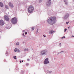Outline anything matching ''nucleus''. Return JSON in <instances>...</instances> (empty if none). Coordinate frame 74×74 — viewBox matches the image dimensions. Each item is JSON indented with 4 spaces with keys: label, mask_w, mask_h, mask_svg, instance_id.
Returning a JSON list of instances; mask_svg holds the SVG:
<instances>
[{
    "label": "nucleus",
    "mask_w": 74,
    "mask_h": 74,
    "mask_svg": "<svg viewBox=\"0 0 74 74\" xmlns=\"http://www.w3.org/2000/svg\"><path fill=\"white\" fill-rule=\"evenodd\" d=\"M56 18L55 17L51 16L47 20V22L49 25H53L56 23Z\"/></svg>",
    "instance_id": "f257e3e1"
},
{
    "label": "nucleus",
    "mask_w": 74,
    "mask_h": 74,
    "mask_svg": "<svg viewBox=\"0 0 74 74\" xmlns=\"http://www.w3.org/2000/svg\"><path fill=\"white\" fill-rule=\"evenodd\" d=\"M28 12L29 13L32 12L34 11V7L32 5H30L28 8Z\"/></svg>",
    "instance_id": "f03ea898"
},
{
    "label": "nucleus",
    "mask_w": 74,
    "mask_h": 74,
    "mask_svg": "<svg viewBox=\"0 0 74 74\" xmlns=\"http://www.w3.org/2000/svg\"><path fill=\"white\" fill-rule=\"evenodd\" d=\"M48 53V51L47 50L45 49L42 51L40 52V55L42 56L43 55H46V54Z\"/></svg>",
    "instance_id": "7ed1b4c3"
},
{
    "label": "nucleus",
    "mask_w": 74,
    "mask_h": 74,
    "mask_svg": "<svg viewBox=\"0 0 74 74\" xmlns=\"http://www.w3.org/2000/svg\"><path fill=\"white\" fill-rule=\"evenodd\" d=\"M11 21L13 24H15L17 23V19L16 17L13 18L11 19Z\"/></svg>",
    "instance_id": "20e7f679"
},
{
    "label": "nucleus",
    "mask_w": 74,
    "mask_h": 74,
    "mask_svg": "<svg viewBox=\"0 0 74 74\" xmlns=\"http://www.w3.org/2000/svg\"><path fill=\"white\" fill-rule=\"evenodd\" d=\"M70 15L69 13H66L65 14L64 16V17L63 18V19L64 20H65V19H67V18L69 17V16Z\"/></svg>",
    "instance_id": "39448f33"
},
{
    "label": "nucleus",
    "mask_w": 74,
    "mask_h": 74,
    "mask_svg": "<svg viewBox=\"0 0 74 74\" xmlns=\"http://www.w3.org/2000/svg\"><path fill=\"white\" fill-rule=\"evenodd\" d=\"M51 4H52L51 0H48L47 3V6H50L51 5Z\"/></svg>",
    "instance_id": "423d86ee"
},
{
    "label": "nucleus",
    "mask_w": 74,
    "mask_h": 74,
    "mask_svg": "<svg viewBox=\"0 0 74 74\" xmlns=\"http://www.w3.org/2000/svg\"><path fill=\"white\" fill-rule=\"evenodd\" d=\"M48 60H49L48 58H46L44 62V64H48V63H49V61H48Z\"/></svg>",
    "instance_id": "0eeeda50"
},
{
    "label": "nucleus",
    "mask_w": 74,
    "mask_h": 74,
    "mask_svg": "<svg viewBox=\"0 0 74 74\" xmlns=\"http://www.w3.org/2000/svg\"><path fill=\"white\" fill-rule=\"evenodd\" d=\"M9 5L10 7H11V8H13L14 7V5L11 2H9Z\"/></svg>",
    "instance_id": "6e6552de"
},
{
    "label": "nucleus",
    "mask_w": 74,
    "mask_h": 74,
    "mask_svg": "<svg viewBox=\"0 0 74 74\" xmlns=\"http://www.w3.org/2000/svg\"><path fill=\"white\" fill-rule=\"evenodd\" d=\"M4 18L6 21H9V18H8V16H4Z\"/></svg>",
    "instance_id": "1a4fd4ad"
},
{
    "label": "nucleus",
    "mask_w": 74,
    "mask_h": 74,
    "mask_svg": "<svg viewBox=\"0 0 74 74\" xmlns=\"http://www.w3.org/2000/svg\"><path fill=\"white\" fill-rule=\"evenodd\" d=\"M0 25L1 26H3V25H4V22L2 20H1L0 21Z\"/></svg>",
    "instance_id": "9d476101"
},
{
    "label": "nucleus",
    "mask_w": 74,
    "mask_h": 74,
    "mask_svg": "<svg viewBox=\"0 0 74 74\" xmlns=\"http://www.w3.org/2000/svg\"><path fill=\"white\" fill-rule=\"evenodd\" d=\"M0 6L2 8H3V7H4V4H3V2H0Z\"/></svg>",
    "instance_id": "9b49d317"
},
{
    "label": "nucleus",
    "mask_w": 74,
    "mask_h": 74,
    "mask_svg": "<svg viewBox=\"0 0 74 74\" xmlns=\"http://www.w3.org/2000/svg\"><path fill=\"white\" fill-rule=\"evenodd\" d=\"M53 32H55V31H54L53 30H51L49 32V34H53Z\"/></svg>",
    "instance_id": "f8f14e48"
},
{
    "label": "nucleus",
    "mask_w": 74,
    "mask_h": 74,
    "mask_svg": "<svg viewBox=\"0 0 74 74\" xmlns=\"http://www.w3.org/2000/svg\"><path fill=\"white\" fill-rule=\"evenodd\" d=\"M64 2L65 4L67 5L68 4V2L67 1V0H64Z\"/></svg>",
    "instance_id": "ddd939ff"
},
{
    "label": "nucleus",
    "mask_w": 74,
    "mask_h": 74,
    "mask_svg": "<svg viewBox=\"0 0 74 74\" xmlns=\"http://www.w3.org/2000/svg\"><path fill=\"white\" fill-rule=\"evenodd\" d=\"M5 8H6V9H8L9 8H8V6L7 5H5Z\"/></svg>",
    "instance_id": "4468645a"
},
{
    "label": "nucleus",
    "mask_w": 74,
    "mask_h": 74,
    "mask_svg": "<svg viewBox=\"0 0 74 74\" xmlns=\"http://www.w3.org/2000/svg\"><path fill=\"white\" fill-rule=\"evenodd\" d=\"M64 53V51H62L60 52V53L61 54H63V53Z\"/></svg>",
    "instance_id": "2eb2a0df"
},
{
    "label": "nucleus",
    "mask_w": 74,
    "mask_h": 74,
    "mask_svg": "<svg viewBox=\"0 0 74 74\" xmlns=\"http://www.w3.org/2000/svg\"><path fill=\"white\" fill-rule=\"evenodd\" d=\"M24 51H29V50L28 49H24Z\"/></svg>",
    "instance_id": "dca6fc26"
},
{
    "label": "nucleus",
    "mask_w": 74,
    "mask_h": 74,
    "mask_svg": "<svg viewBox=\"0 0 74 74\" xmlns=\"http://www.w3.org/2000/svg\"><path fill=\"white\" fill-rule=\"evenodd\" d=\"M47 72L48 73H49V74H51V73H52V72L51 71H48Z\"/></svg>",
    "instance_id": "f3484780"
},
{
    "label": "nucleus",
    "mask_w": 74,
    "mask_h": 74,
    "mask_svg": "<svg viewBox=\"0 0 74 74\" xmlns=\"http://www.w3.org/2000/svg\"><path fill=\"white\" fill-rule=\"evenodd\" d=\"M16 45H19V42H17L16 44Z\"/></svg>",
    "instance_id": "a211bd4d"
},
{
    "label": "nucleus",
    "mask_w": 74,
    "mask_h": 74,
    "mask_svg": "<svg viewBox=\"0 0 74 74\" xmlns=\"http://www.w3.org/2000/svg\"><path fill=\"white\" fill-rule=\"evenodd\" d=\"M31 29H32V30H34V27H32Z\"/></svg>",
    "instance_id": "6ab92c4d"
},
{
    "label": "nucleus",
    "mask_w": 74,
    "mask_h": 74,
    "mask_svg": "<svg viewBox=\"0 0 74 74\" xmlns=\"http://www.w3.org/2000/svg\"><path fill=\"white\" fill-rule=\"evenodd\" d=\"M17 51V49H16V48H15L14 49V52H16Z\"/></svg>",
    "instance_id": "aec40b11"
},
{
    "label": "nucleus",
    "mask_w": 74,
    "mask_h": 74,
    "mask_svg": "<svg viewBox=\"0 0 74 74\" xmlns=\"http://www.w3.org/2000/svg\"><path fill=\"white\" fill-rule=\"evenodd\" d=\"M42 0H39V3H41L42 2Z\"/></svg>",
    "instance_id": "412c9836"
},
{
    "label": "nucleus",
    "mask_w": 74,
    "mask_h": 74,
    "mask_svg": "<svg viewBox=\"0 0 74 74\" xmlns=\"http://www.w3.org/2000/svg\"><path fill=\"white\" fill-rule=\"evenodd\" d=\"M14 59H16V56H14Z\"/></svg>",
    "instance_id": "4be33fe9"
},
{
    "label": "nucleus",
    "mask_w": 74,
    "mask_h": 74,
    "mask_svg": "<svg viewBox=\"0 0 74 74\" xmlns=\"http://www.w3.org/2000/svg\"><path fill=\"white\" fill-rule=\"evenodd\" d=\"M67 30V29H64V32H66V30Z\"/></svg>",
    "instance_id": "5701e85b"
},
{
    "label": "nucleus",
    "mask_w": 74,
    "mask_h": 74,
    "mask_svg": "<svg viewBox=\"0 0 74 74\" xmlns=\"http://www.w3.org/2000/svg\"><path fill=\"white\" fill-rule=\"evenodd\" d=\"M26 66H29V64L28 63H27L26 64Z\"/></svg>",
    "instance_id": "b1692460"
},
{
    "label": "nucleus",
    "mask_w": 74,
    "mask_h": 74,
    "mask_svg": "<svg viewBox=\"0 0 74 74\" xmlns=\"http://www.w3.org/2000/svg\"><path fill=\"white\" fill-rule=\"evenodd\" d=\"M17 52H20V51H19V49H17Z\"/></svg>",
    "instance_id": "393cba45"
},
{
    "label": "nucleus",
    "mask_w": 74,
    "mask_h": 74,
    "mask_svg": "<svg viewBox=\"0 0 74 74\" xmlns=\"http://www.w3.org/2000/svg\"><path fill=\"white\" fill-rule=\"evenodd\" d=\"M58 54H57V55H59V53H60V52H58L57 53Z\"/></svg>",
    "instance_id": "a878e982"
},
{
    "label": "nucleus",
    "mask_w": 74,
    "mask_h": 74,
    "mask_svg": "<svg viewBox=\"0 0 74 74\" xmlns=\"http://www.w3.org/2000/svg\"><path fill=\"white\" fill-rule=\"evenodd\" d=\"M27 34V32H26L25 33V35Z\"/></svg>",
    "instance_id": "bb28decb"
},
{
    "label": "nucleus",
    "mask_w": 74,
    "mask_h": 74,
    "mask_svg": "<svg viewBox=\"0 0 74 74\" xmlns=\"http://www.w3.org/2000/svg\"><path fill=\"white\" fill-rule=\"evenodd\" d=\"M43 36L44 37H46V36H45V35H43Z\"/></svg>",
    "instance_id": "cd10ccee"
},
{
    "label": "nucleus",
    "mask_w": 74,
    "mask_h": 74,
    "mask_svg": "<svg viewBox=\"0 0 74 74\" xmlns=\"http://www.w3.org/2000/svg\"><path fill=\"white\" fill-rule=\"evenodd\" d=\"M6 54L8 55V53L7 52L6 53Z\"/></svg>",
    "instance_id": "c85d7f7f"
},
{
    "label": "nucleus",
    "mask_w": 74,
    "mask_h": 74,
    "mask_svg": "<svg viewBox=\"0 0 74 74\" xmlns=\"http://www.w3.org/2000/svg\"><path fill=\"white\" fill-rule=\"evenodd\" d=\"M27 60L28 61H29V60H30L29 59H28Z\"/></svg>",
    "instance_id": "c756f323"
},
{
    "label": "nucleus",
    "mask_w": 74,
    "mask_h": 74,
    "mask_svg": "<svg viewBox=\"0 0 74 74\" xmlns=\"http://www.w3.org/2000/svg\"><path fill=\"white\" fill-rule=\"evenodd\" d=\"M69 23V22H66V23L67 24Z\"/></svg>",
    "instance_id": "7c9ffc66"
},
{
    "label": "nucleus",
    "mask_w": 74,
    "mask_h": 74,
    "mask_svg": "<svg viewBox=\"0 0 74 74\" xmlns=\"http://www.w3.org/2000/svg\"><path fill=\"white\" fill-rule=\"evenodd\" d=\"M38 29H38L37 30V32L38 33Z\"/></svg>",
    "instance_id": "2f4dec72"
},
{
    "label": "nucleus",
    "mask_w": 74,
    "mask_h": 74,
    "mask_svg": "<svg viewBox=\"0 0 74 74\" xmlns=\"http://www.w3.org/2000/svg\"><path fill=\"white\" fill-rule=\"evenodd\" d=\"M61 38H62V39H63V38H64V37H62Z\"/></svg>",
    "instance_id": "473e14b6"
},
{
    "label": "nucleus",
    "mask_w": 74,
    "mask_h": 74,
    "mask_svg": "<svg viewBox=\"0 0 74 74\" xmlns=\"http://www.w3.org/2000/svg\"><path fill=\"white\" fill-rule=\"evenodd\" d=\"M23 35L24 36H25V35H24V34H23Z\"/></svg>",
    "instance_id": "72a5a7b5"
},
{
    "label": "nucleus",
    "mask_w": 74,
    "mask_h": 74,
    "mask_svg": "<svg viewBox=\"0 0 74 74\" xmlns=\"http://www.w3.org/2000/svg\"><path fill=\"white\" fill-rule=\"evenodd\" d=\"M72 37H74V36H72Z\"/></svg>",
    "instance_id": "f704fd0d"
},
{
    "label": "nucleus",
    "mask_w": 74,
    "mask_h": 74,
    "mask_svg": "<svg viewBox=\"0 0 74 74\" xmlns=\"http://www.w3.org/2000/svg\"><path fill=\"white\" fill-rule=\"evenodd\" d=\"M62 46V45H59V46L60 47H61Z\"/></svg>",
    "instance_id": "c9c22d12"
},
{
    "label": "nucleus",
    "mask_w": 74,
    "mask_h": 74,
    "mask_svg": "<svg viewBox=\"0 0 74 74\" xmlns=\"http://www.w3.org/2000/svg\"><path fill=\"white\" fill-rule=\"evenodd\" d=\"M20 63H21L22 62H21V61H20Z\"/></svg>",
    "instance_id": "e433bc0d"
},
{
    "label": "nucleus",
    "mask_w": 74,
    "mask_h": 74,
    "mask_svg": "<svg viewBox=\"0 0 74 74\" xmlns=\"http://www.w3.org/2000/svg\"><path fill=\"white\" fill-rule=\"evenodd\" d=\"M63 37L64 38H66V37L65 36H64Z\"/></svg>",
    "instance_id": "4c0bfd02"
},
{
    "label": "nucleus",
    "mask_w": 74,
    "mask_h": 74,
    "mask_svg": "<svg viewBox=\"0 0 74 74\" xmlns=\"http://www.w3.org/2000/svg\"><path fill=\"white\" fill-rule=\"evenodd\" d=\"M59 45H61V43H60L59 44Z\"/></svg>",
    "instance_id": "58836bf2"
},
{
    "label": "nucleus",
    "mask_w": 74,
    "mask_h": 74,
    "mask_svg": "<svg viewBox=\"0 0 74 74\" xmlns=\"http://www.w3.org/2000/svg\"><path fill=\"white\" fill-rule=\"evenodd\" d=\"M23 32H25V30H24L23 31Z\"/></svg>",
    "instance_id": "ea45409f"
},
{
    "label": "nucleus",
    "mask_w": 74,
    "mask_h": 74,
    "mask_svg": "<svg viewBox=\"0 0 74 74\" xmlns=\"http://www.w3.org/2000/svg\"><path fill=\"white\" fill-rule=\"evenodd\" d=\"M22 62H23V60L22 61Z\"/></svg>",
    "instance_id": "a19ab883"
},
{
    "label": "nucleus",
    "mask_w": 74,
    "mask_h": 74,
    "mask_svg": "<svg viewBox=\"0 0 74 74\" xmlns=\"http://www.w3.org/2000/svg\"><path fill=\"white\" fill-rule=\"evenodd\" d=\"M69 28H70V27H68V29H69Z\"/></svg>",
    "instance_id": "79ce46f5"
},
{
    "label": "nucleus",
    "mask_w": 74,
    "mask_h": 74,
    "mask_svg": "<svg viewBox=\"0 0 74 74\" xmlns=\"http://www.w3.org/2000/svg\"><path fill=\"white\" fill-rule=\"evenodd\" d=\"M22 73H24V72L23 71V72H22Z\"/></svg>",
    "instance_id": "37998d69"
},
{
    "label": "nucleus",
    "mask_w": 74,
    "mask_h": 74,
    "mask_svg": "<svg viewBox=\"0 0 74 74\" xmlns=\"http://www.w3.org/2000/svg\"><path fill=\"white\" fill-rule=\"evenodd\" d=\"M73 1L74 2V0H73Z\"/></svg>",
    "instance_id": "c03bdc74"
}]
</instances>
